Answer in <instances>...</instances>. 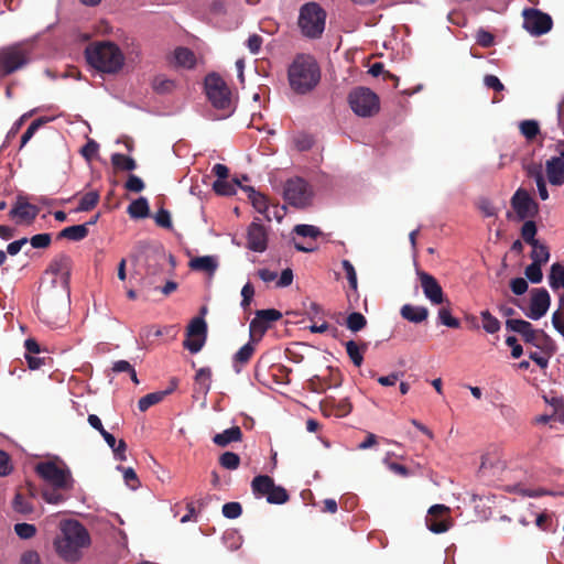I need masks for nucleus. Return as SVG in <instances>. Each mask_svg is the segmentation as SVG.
<instances>
[{"label": "nucleus", "instance_id": "nucleus-1", "mask_svg": "<svg viewBox=\"0 0 564 564\" xmlns=\"http://www.w3.org/2000/svg\"><path fill=\"white\" fill-rule=\"evenodd\" d=\"M91 543L88 530L77 520L61 523V534L54 539L57 555L67 563H77L83 557V550Z\"/></svg>", "mask_w": 564, "mask_h": 564}, {"label": "nucleus", "instance_id": "nucleus-2", "mask_svg": "<svg viewBox=\"0 0 564 564\" xmlns=\"http://www.w3.org/2000/svg\"><path fill=\"white\" fill-rule=\"evenodd\" d=\"M322 78L321 67L314 56L299 54L288 68V80L296 95H306L313 91Z\"/></svg>", "mask_w": 564, "mask_h": 564}, {"label": "nucleus", "instance_id": "nucleus-3", "mask_svg": "<svg viewBox=\"0 0 564 564\" xmlns=\"http://www.w3.org/2000/svg\"><path fill=\"white\" fill-rule=\"evenodd\" d=\"M87 63L95 69L107 73H118L123 64L124 56L119 46L109 41L94 42L85 50Z\"/></svg>", "mask_w": 564, "mask_h": 564}, {"label": "nucleus", "instance_id": "nucleus-4", "mask_svg": "<svg viewBox=\"0 0 564 564\" xmlns=\"http://www.w3.org/2000/svg\"><path fill=\"white\" fill-rule=\"evenodd\" d=\"M326 11L319 3L311 1L301 6L297 26L301 34L310 40L321 39L326 25Z\"/></svg>", "mask_w": 564, "mask_h": 564}, {"label": "nucleus", "instance_id": "nucleus-5", "mask_svg": "<svg viewBox=\"0 0 564 564\" xmlns=\"http://www.w3.org/2000/svg\"><path fill=\"white\" fill-rule=\"evenodd\" d=\"M347 99L351 110L359 117H372L379 112V97L370 88L356 87L348 94Z\"/></svg>", "mask_w": 564, "mask_h": 564}, {"label": "nucleus", "instance_id": "nucleus-6", "mask_svg": "<svg viewBox=\"0 0 564 564\" xmlns=\"http://www.w3.org/2000/svg\"><path fill=\"white\" fill-rule=\"evenodd\" d=\"M36 474L55 489L70 490L74 479L67 467H61L56 463L46 460L36 464Z\"/></svg>", "mask_w": 564, "mask_h": 564}, {"label": "nucleus", "instance_id": "nucleus-7", "mask_svg": "<svg viewBox=\"0 0 564 564\" xmlns=\"http://www.w3.org/2000/svg\"><path fill=\"white\" fill-rule=\"evenodd\" d=\"M314 192L302 177L289 178L283 188L285 202L296 208H305L312 204Z\"/></svg>", "mask_w": 564, "mask_h": 564}, {"label": "nucleus", "instance_id": "nucleus-8", "mask_svg": "<svg viewBox=\"0 0 564 564\" xmlns=\"http://www.w3.org/2000/svg\"><path fill=\"white\" fill-rule=\"evenodd\" d=\"M205 90L215 108L225 110L230 107V90L218 74L212 73L205 77Z\"/></svg>", "mask_w": 564, "mask_h": 564}, {"label": "nucleus", "instance_id": "nucleus-9", "mask_svg": "<svg viewBox=\"0 0 564 564\" xmlns=\"http://www.w3.org/2000/svg\"><path fill=\"white\" fill-rule=\"evenodd\" d=\"M506 327L508 330L520 334L525 343L539 348H542L544 343H551L550 337L542 329H534L528 321L509 318L506 321Z\"/></svg>", "mask_w": 564, "mask_h": 564}, {"label": "nucleus", "instance_id": "nucleus-10", "mask_svg": "<svg viewBox=\"0 0 564 564\" xmlns=\"http://www.w3.org/2000/svg\"><path fill=\"white\" fill-rule=\"evenodd\" d=\"M29 62L28 52L21 44L6 46L0 50V69L3 75L12 74Z\"/></svg>", "mask_w": 564, "mask_h": 564}, {"label": "nucleus", "instance_id": "nucleus-11", "mask_svg": "<svg viewBox=\"0 0 564 564\" xmlns=\"http://www.w3.org/2000/svg\"><path fill=\"white\" fill-rule=\"evenodd\" d=\"M512 209L518 220L532 219L539 214V204L531 197L529 192L522 187L518 188L510 199Z\"/></svg>", "mask_w": 564, "mask_h": 564}, {"label": "nucleus", "instance_id": "nucleus-12", "mask_svg": "<svg viewBox=\"0 0 564 564\" xmlns=\"http://www.w3.org/2000/svg\"><path fill=\"white\" fill-rule=\"evenodd\" d=\"M523 17V26L532 35L539 36L547 33L552 29V18L536 9L524 10Z\"/></svg>", "mask_w": 564, "mask_h": 564}, {"label": "nucleus", "instance_id": "nucleus-13", "mask_svg": "<svg viewBox=\"0 0 564 564\" xmlns=\"http://www.w3.org/2000/svg\"><path fill=\"white\" fill-rule=\"evenodd\" d=\"M449 508L444 505H434L426 517V525L434 533H444L451 527Z\"/></svg>", "mask_w": 564, "mask_h": 564}, {"label": "nucleus", "instance_id": "nucleus-14", "mask_svg": "<svg viewBox=\"0 0 564 564\" xmlns=\"http://www.w3.org/2000/svg\"><path fill=\"white\" fill-rule=\"evenodd\" d=\"M550 304L551 297L544 288L532 289L530 306L525 315L533 321H538L546 314Z\"/></svg>", "mask_w": 564, "mask_h": 564}, {"label": "nucleus", "instance_id": "nucleus-15", "mask_svg": "<svg viewBox=\"0 0 564 564\" xmlns=\"http://www.w3.org/2000/svg\"><path fill=\"white\" fill-rule=\"evenodd\" d=\"M328 375H315L307 380V389L315 393H324L327 389L338 387L341 383V373L338 369L327 367Z\"/></svg>", "mask_w": 564, "mask_h": 564}, {"label": "nucleus", "instance_id": "nucleus-16", "mask_svg": "<svg viewBox=\"0 0 564 564\" xmlns=\"http://www.w3.org/2000/svg\"><path fill=\"white\" fill-rule=\"evenodd\" d=\"M417 276L425 297L432 304L438 305L445 302L443 289L432 274L425 271H417Z\"/></svg>", "mask_w": 564, "mask_h": 564}, {"label": "nucleus", "instance_id": "nucleus-17", "mask_svg": "<svg viewBox=\"0 0 564 564\" xmlns=\"http://www.w3.org/2000/svg\"><path fill=\"white\" fill-rule=\"evenodd\" d=\"M72 268V258L66 253H58L51 260L47 268V272L52 273L53 275L59 276L63 286L65 289H68Z\"/></svg>", "mask_w": 564, "mask_h": 564}, {"label": "nucleus", "instance_id": "nucleus-18", "mask_svg": "<svg viewBox=\"0 0 564 564\" xmlns=\"http://www.w3.org/2000/svg\"><path fill=\"white\" fill-rule=\"evenodd\" d=\"M268 246V235L265 228L252 221L248 227L247 247L254 252H263Z\"/></svg>", "mask_w": 564, "mask_h": 564}, {"label": "nucleus", "instance_id": "nucleus-19", "mask_svg": "<svg viewBox=\"0 0 564 564\" xmlns=\"http://www.w3.org/2000/svg\"><path fill=\"white\" fill-rule=\"evenodd\" d=\"M39 207L26 202L22 196H18L17 202L10 210V217L19 218L20 221L32 223L39 215Z\"/></svg>", "mask_w": 564, "mask_h": 564}, {"label": "nucleus", "instance_id": "nucleus-20", "mask_svg": "<svg viewBox=\"0 0 564 564\" xmlns=\"http://www.w3.org/2000/svg\"><path fill=\"white\" fill-rule=\"evenodd\" d=\"M63 312H65L64 299H61L59 303L52 304L46 297H43L41 302L37 303V314L48 324L54 323V319Z\"/></svg>", "mask_w": 564, "mask_h": 564}, {"label": "nucleus", "instance_id": "nucleus-21", "mask_svg": "<svg viewBox=\"0 0 564 564\" xmlns=\"http://www.w3.org/2000/svg\"><path fill=\"white\" fill-rule=\"evenodd\" d=\"M177 388V379H172L170 382V387L163 391H155L145 394L138 402V408L141 412H145L152 405H155L163 401V399L172 393Z\"/></svg>", "mask_w": 564, "mask_h": 564}, {"label": "nucleus", "instance_id": "nucleus-22", "mask_svg": "<svg viewBox=\"0 0 564 564\" xmlns=\"http://www.w3.org/2000/svg\"><path fill=\"white\" fill-rule=\"evenodd\" d=\"M546 175L552 185L561 186L564 184V161L562 158H552L546 161Z\"/></svg>", "mask_w": 564, "mask_h": 564}, {"label": "nucleus", "instance_id": "nucleus-23", "mask_svg": "<svg viewBox=\"0 0 564 564\" xmlns=\"http://www.w3.org/2000/svg\"><path fill=\"white\" fill-rule=\"evenodd\" d=\"M241 189L248 193V198L251 200V204L257 212L263 214L267 220L270 221L271 215L267 197L251 186H241Z\"/></svg>", "mask_w": 564, "mask_h": 564}, {"label": "nucleus", "instance_id": "nucleus-24", "mask_svg": "<svg viewBox=\"0 0 564 564\" xmlns=\"http://www.w3.org/2000/svg\"><path fill=\"white\" fill-rule=\"evenodd\" d=\"M273 484V478L268 475L256 476L251 481L252 494L257 498L265 497L268 499V495H270Z\"/></svg>", "mask_w": 564, "mask_h": 564}, {"label": "nucleus", "instance_id": "nucleus-25", "mask_svg": "<svg viewBox=\"0 0 564 564\" xmlns=\"http://www.w3.org/2000/svg\"><path fill=\"white\" fill-rule=\"evenodd\" d=\"M242 441V431L239 426H232L230 429L225 430L221 433H217L213 437L214 444L219 447H226L232 442H241Z\"/></svg>", "mask_w": 564, "mask_h": 564}, {"label": "nucleus", "instance_id": "nucleus-26", "mask_svg": "<svg viewBox=\"0 0 564 564\" xmlns=\"http://www.w3.org/2000/svg\"><path fill=\"white\" fill-rule=\"evenodd\" d=\"M401 316L412 323H422L429 316V310L424 306L404 304L400 311Z\"/></svg>", "mask_w": 564, "mask_h": 564}, {"label": "nucleus", "instance_id": "nucleus-27", "mask_svg": "<svg viewBox=\"0 0 564 564\" xmlns=\"http://www.w3.org/2000/svg\"><path fill=\"white\" fill-rule=\"evenodd\" d=\"M346 352L356 367H360L364 362V354L368 349V343L358 344L355 340L345 343Z\"/></svg>", "mask_w": 564, "mask_h": 564}, {"label": "nucleus", "instance_id": "nucleus-28", "mask_svg": "<svg viewBox=\"0 0 564 564\" xmlns=\"http://www.w3.org/2000/svg\"><path fill=\"white\" fill-rule=\"evenodd\" d=\"M88 224L74 225L62 229L57 235V239L80 241L88 236Z\"/></svg>", "mask_w": 564, "mask_h": 564}, {"label": "nucleus", "instance_id": "nucleus-29", "mask_svg": "<svg viewBox=\"0 0 564 564\" xmlns=\"http://www.w3.org/2000/svg\"><path fill=\"white\" fill-rule=\"evenodd\" d=\"M189 268L195 271L206 272L208 274H214L216 271L218 263L216 259L212 256H203L193 258L189 263Z\"/></svg>", "mask_w": 564, "mask_h": 564}, {"label": "nucleus", "instance_id": "nucleus-30", "mask_svg": "<svg viewBox=\"0 0 564 564\" xmlns=\"http://www.w3.org/2000/svg\"><path fill=\"white\" fill-rule=\"evenodd\" d=\"M195 390L206 395L210 390L212 384V370L208 367H203L196 371L194 377Z\"/></svg>", "mask_w": 564, "mask_h": 564}, {"label": "nucleus", "instance_id": "nucleus-31", "mask_svg": "<svg viewBox=\"0 0 564 564\" xmlns=\"http://www.w3.org/2000/svg\"><path fill=\"white\" fill-rule=\"evenodd\" d=\"M174 58L178 66L193 68L196 64V56L193 51L187 47L180 46L174 51Z\"/></svg>", "mask_w": 564, "mask_h": 564}, {"label": "nucleus", "instance_id": "nucleus-32", "mask_svg": "<svg viewBox=\"0 0 564 564\" xmlns=\"http://www.w3.org/2000/svg\"><path fill=\"white\" fill-rule=\"evenodd\" d=\"M149 203L145 197H139L128 206V214L131 218L142 219L149 216Z\"/></svg>", "mask_w": 564, "mask_h": 564}, {"label": "nucleus", "instance_id": "nucleus-33", "mask_svg": "<svg viewBox=\"0 0 564 564\" xmlns=\"http://www.w3.org/2000/svg\"><path fill=\"white\" fill-rule=\"evenodd\" d=\"M239 186L241 188V184L237 178L232 181L226 180H216L213 184V189L216 194L221 196H231L236 194V187Z\"/></svg>", "mask_w": 564, "mask_h": 564}, {"label": "nucleus", "instance_id": "nucleus-34", "mask_svg": "<svg viewBox=\"0 0 564 564\" xmlns=\"http://www.w3.org/2000/svg\"><path fill=\"white\" fill-rule=\"evenodd\" d=\"M254 345L252 343H247L246 345H243L234 356V367L236 369L237 372L240 371V369L238 368V365L239 366H245L247 365L250 359L252 358L253 354H254Z\"/></svg>", "mask_w": 564, "mask_h": 564}, {"label": "nucleus", "instance_id": "nucleus-35", "mask_svg": "<svg viewBox=\"0 0 564 564\" xmlns=\"http://www.w3.org/2000/svg\"><path fill=\"white\" fill-rule=\"evenodd\" d=\"M549 284L552 290H557L560 288L564 289V265L558 262H555L551 265L549 273Z\"/></svg>", "mask_w": 564, "mask_h": 564}, {"label": "nucleus", "instance_id": "nucleus-36", "mask_svg": "<svg viewBox=\"0 0 564 564\" xmlns=\"http://www.w3.org/2000/svg\"><path fill=\"white\" fill-rule=\"evenodd\" d=\"M207 335V324L203 317H194L187 328L186 336L187 337H200L206 339Z\"/></svg>", "mask_w": 564, "mask_h": 564}, {"label": "nucleus", "instance_id": "nucleus-37", "mask_svg": "<svg viewBox=\"0 0 564 564\" xmlns=\"http://www.w3.org/2000/svg\"><path fill=\"white\" fill-rule=\"evenodd\" d=\"M111 164L118 171H133L137 169L134 159L121 153H113L111 155Z\"/></svg>", "mask_w": 564, "mask_h": 564}, {"label": "nucleus", "instance_id": "nucleus-38", "mask_svg": "<svg viewBox=\"0 0 564 564\" xmlns=\"http://www.w3.org/2000/svg\"><path fill=\"white\" fill-rule=\"evenodd\" d=\"M290 500V495L282 486L273 484L270 495H268L267 501L271 505H283Z\"/></svg>", "mask_w": 564, "mask_h": 564}, {"label": "nucleus", "instance_id": "nucleus-39", "mask_svg": "<svg viewBox=\"0 0 564 564\" xmlns=\"http://www.w3.org/2000/svg\"><path fill=\"white\" fill-rule=\"evenodd\" d=\"M366 326L367 319L359 312H352L346 318V327L352 333H358L362 330Z\"/></svg>", "mask_w": 564, "mask_h": 564}, {"label": "nucleus", "instance_id": "nucleus-40", "mask_svg": "<svg viewBox=\"0 0 564 564\" xmlns=\"http://www.w3.org/2000/svg\"><path fill=\"white\" fill-rule=\"evenodd\" d=\"M531 246H532V252H531L532 262H535L539 264L546 263L550 259L549 248L540 241L536 243H533Z\"/></svg>", "mask_w": 564, "mask_h": 564}, {"label": "nucleus", "instance_id": "nucleus-41", "mask_svg": "<svg viewBox=\"0 0 564 564\" xmlns=\"http://www.w3.org/2000/svg\"><path fill=\"white\" fill-rule=\"evenodd\" d=\"M99 193L91 191L86 193L79 200L77 212H89L94 209L99 202Z\"/></svg>", "mask_w": 564, "mask_h": 564}, {"label": "nucleus", "instance_id": "nucleus-42", "mask_svg": "<svg viewBox=\"0 0 564 564\" xmlns=\"http://www.w3.org/2000/svg\"><path fill=\"white\" fill-rule=\"evenodd\" d=\"M520 132L522 135L531 141L536 138V135L540 133V126L539 122L535 120H523L519 124Z\"/></svg>", "mask_w": 564, "mask_h": 564}, {"label": "nucleus", "instance_id": "nucleus-43", "mask_svg": "<svg viewBox=\"0 0 564 564\" xmlns=\"http://www.w3.org/2000/svg\"><path fill=\"white\" fill-rule=\"evenodd\" d=\"M480 317H481V322H482V328L487 333L495 334V333L499 332L500 322L498 321L497 317L491 315V313L489 311H482L480 313Z\"/></svg>", "mask_w": 564, "mask_h": 564}, {"label": "nucleus", "instance_id": "nucleus-44", "mask_svg": "<svg viewBox=\"0 0 564 564\" xmlns=\"http://www.w3.org/2000/svg\"><path fill=\"white\" fill-rule=\"evenodd\" d=\"M536 231L535 223L532 219H527L521 228V237L529 245L536 243L539 242V240L535 239Z\"/></svg>", "mask_w": 564, "mask_h": 564}, {"label": "nucleus", "instance_id": "nucleus-45", "mask_svg": "<svg viewBox=\"0 0 564 564\" xmlns=\"http://www.w3.org/2000/svg\"><path fill=\"white\" fill-rule=\"evenodd\" d=\"M219 464L226 469L235 470L240 465V457L234 452H225L219 457Z\"/></svg>", "mask_w": 564, "mask_h": 564}, {"label": "nucleus", "instance_id": "nucleus-46", "mask_svg": "<svg viewBox=\"0 0 564 564\" xmlns=\"http://www.w3.org/2000/svg\"><path fill=\"white\" fill-rule=\"evenodd\" d=\"M153 89L159 94H167L173 90L175 84L164 76H156L152 83Z\"/></svg>", "mask_w": 564, "mask_h": 564}, {"label": "nucleus", "instance_id": "nucleus-47", "mask_svg": "<svg viewBox=\"0 0 564 564\" xmlns=\"http://www.w3.org/2000/svg\"><path fill=\"white\" fill-rule=\"evenodd\" d=\"M13 509L19 513L28 514L33 511V506L22 494L18 492L13 499Z\"/></svg>", "mask_w": 564, "mask_h": 564}, {"label": "nucleus", "instance_id": "nucleus-48", "mask_svg": "<svg viewBox=\"0 0 564 564\" xmlns=\"http://www.w3.org/2000/svg\"><path fill=\"white\" fill-rule=\"evenodd\" d=\"M438 321L441 324L451 327V328H459L460 322L456 317L452 316L451 311L448 308L442 307L438 311Z\"/></svg>", "mask_w": 564, "mask_h": 564}, {"label": "nucleus", "instance_id": "nucleus-49", "mask_svg": "<svg viewBox=\"0 0 564 564\" xmlns=\"http://www.w3.org/2000/svg\"><path fill=\"white\" fill-rule=\"evenodd\" d=\"M294 232L301 237H310L312 239H316L322 236L321 229L313 225H296L294 227Z\"/></svg>", "mask_w": 564, "mask_h": 564}, {"label": "nucleus", "instance_id": "nucleus-50", "mask_svg": "<svg viewBox=\"0 0 564 564\" xmlns=\"http://www.w3.org/2000/svg\"><path fill=\"white\" fill-rule=\"evenodd\" d=\"M541 265L542 264L532 262L531 264H529L525 268L524 274H525L527 279L529 281H531L532 283H540L542 281L543 273H542V270H541Z\"/></svg>", "mask_w": 564, "mask_h": 564}, {"label": "nucleus", "instance_id": "nucleus-51", "mask_svg": "<svg viewBox=\"0 0 564 564\" xmlns=\"http://www.w3.org/2000/svg\"><path fill=\"white\" fill-rule=\"evenodd\" d=\"M369 73H370L372 76H375V77H377V76H379V75H383V78H384V79H391V80H393V82H394V87H398V84H399V77H397L395 75H393V74H391V73H389V72H386V70H384V66H383V64H382V63L377 62V63L372 64V65L370 66V68H369Z\"/></svg>", "mask_w": 564, "mask_h": 564}, {"label": "nucleus", "instance_id": "nucleus-52", "mask_svg": "<svg viewBox=\"0 0 564 564\" xmlns=\"http://www.w3.org/2000/svg\"><path fill=\"white\" fill-rule=\"evenodd\" d=\"M259 319H262L267 325L276 322L282 317V313L275 308L259 310L256 312Z\"/></svg>", "mask_w": 564, "mask_h": 564}, {"label": "nucleus", "instance_id": "nucleus-53", "mask_svg": "<svg viewBox=\"0 0 564 564\" xmlns=\"http://www.w3.org/2000/svg\"><path fill=\"white\" fill-rule=\"evenodd\" d=\"M118 469H120L123 473V479L128 487H130L131 489H137L140 486V480L133 468H124L118 466Z\"/></svg>", "mask_w": 564, "mask_h": 564}, {"label": "nucleus", "instance_id": "nucleus-54", "mask_svg": "<svg viewBox=\"0 0 564 564\" xmlns=\"http://www.w3.org/2000/svg\"><path fill=\"white\" fill-rule=\"evenodd\" d=\"M45 122L46 120L44 118L35 119L22 134L21 147H24L31 140V138L34 135L37 129Z\"/></svg>", "mask_w": 564, "mask_h": 564}, {"label": "nucleus", "instance_id": "nucleus-55", "mask_svg": "<svg viewBox=\"0 0 564 564\" xmlns=\"http://www.w3.org/2000/svg\"><path fill=\"white\" fill-rule=\"evenodd\" d=\"M341 265L346 273L349 286L356 291L357 286H358V282H357V273H356V270H355L352 263L349 260H343Z\"/></svg>", "mask_w": 564, "mask_h": 564}, {"label": "nucleus", "instance_id": "nucleus-56", "mask_svg": "<svg viewBox=\"0 0 564 564\" xmlns=\"http://www.w3.org/2000/svg\"><path fill=\"white\" fill-rule=\"evenodd\" d=\"M476 42L481 47L488 48L495 44V36L489 31L479 29L476 33Z\"/></svg>", "mask_w": 564, "mask_h": 564}, {"label": "nucleus", "instance_id": "nucleus-57", "mask_svg": "<svg viewBox=\"0 0 564 564\" xmlns=\"http://www.w3.org/2000/svg\"><path fill=\"white\" fill-rule=\"evenodd\" d=\"M242 513V507L239 502H227L223 506V514L228 519H237Z\"/></svg>", "mask_w": 564, "mask_h": 564}, {"label": "nucleus", "instance_id": "nucleus-58", "mask_svg": "<svg viewBox=\"0 0 564 564\" xmlns=\"http://www.w3.org/2000/svg\"><path fill=\"white\" fill-rule=\"evenodd\" d=\"M14 531L19 538L26 540L35 535L36 528L29 523H17L14 525Z\"/></svg>", "mask_w": 564, "mask_h": 564}, {"label": "nucleus", "instance_id": "nucleus-59", "mask_svg": "<svg viewBox=\"0 0 564 564\" xmlns=\"http://www.w3.org/2000/svg\"><path fill=\"white\" fill-rule=\"evenodd\" d=\"M144 182L137 175L130 174L124 184V188L129 192L140 193L144 189Z\"/></svg>", "mask_w": 564, "mask_h": 564}, {"label": "nucleus", "instance_id": "nucleus-60", "mask_svg": "<svg viewBox=\"0 0 564 564\" xmlns=\"http://www.w3.org/2000/svg\"><path fill=\"white\" fill-rule=\"evenodd\" d=\"M303 310L311 321H314L316 317L323 315L321 305L313 301L303 302Z\"/></svg>", "mask_w": 564, "mask_h": 564}, {"label": "nucleus", "instance_id": "nucleus-61", "mask_svg": "<svg viewBox=\"0 0 564 564\" xmlns=\"http://www.w3.org/2000/svg\"><path fill=\"white\" fill-rule=\"evenodd\" d=\"M52 241L50 234H37L31 237L30 243L35 249H44L50 247Z\"/></svg>", "mask_w": 564, "mask_h": 564}, {"label": "nucleus", "instance_id": "nucleus-62", "mask_svg": "<svg viewBox=\"0 0 564 564\" xmlns=\"http://www.w3.org/2000/svg\"><path fill=\"white\" fill-rule=\"evenodd\" d=\"M206 339L200 337H187L183 341V346L188 349L192 354H197L202 350Z\"/></svg>", "mask_w": 564, "mask_h": 564}, {"label": "nucleus", "instance_id": "nucleus-63", "mask_svg": "<svg viewBox=\"0 0 564 564\" xmlns=\"http://www.w3.org/2000/svg\"><path fill=\"white\" fill-rule=\"evenodd\" d=\"M154 220L158 226L162 228H171L172 227V220L170 212L161 208L154 216Z\"/></svg>", "mask_w": 564, "mask_h": 564}, {"label": "nucleus", "instance_id": "nucleus-64", "mask_svg": "<svg viewBox=\"0 0 564 564\" xmlns=\"http://www.w3.org/2000/svg\"><path fill=\"white\" fill-rule=\"evenodd\" d=\"M99 145L94 140H88V142L82 148L80 153L87 160L91 161V159L97 154Z\"/></svg>", "mask_w": 564, "mask_h": 564}]
</instances>
